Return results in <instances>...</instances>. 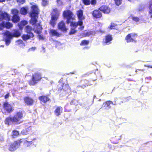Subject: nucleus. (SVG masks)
<instances>
[{
  "mask_svg": "<svg viewBox=\"0 0 152 152\" xmlns=\"http://www.w3.org/2000/svg\"><path fill=\"white\" fill-rule=\"evenodd\" d=\"M39 13V10L37 6L33 5L31 6V10L29 13V17L31 18L29 22L31 25H34L33 30L35 32L38 34L42 33V26L39 23L36 24L38 22Z\"/></svg>",
  "mask_w": 152,
  "mask_h": 152,
  "instance_id": "f257e3e1",
  "label": "nucleus"
},
{
  "mask_svg": "<svg viewBox=\"0 0 152 152\" xmlns=\"http://www.w3.org/2000/svg\"><path fill=\"white\" fill-rule=\"evenodd\" d=\"M23 118V114L22 111L16 113L12 117H8L6 118L4 122L5 124L9 126L11 124H19L23 122L21 119Z\"/></svg>",
  "mask_w": 152,
  "mask_h": 152,
  "instance_id": "f03ea898",
  "label": "nucleus"
},
{
  "mask_svg": "<svg viewBox=\"0 0 152 152\" xmlns=\"http://www.w3.org/2000/svg\"><path fill=\"white\" fill-rule=\"evenodd\" d=\"M21 34L20 31L18 29H13L12 33L8 31H6L4 34V40L6 45L8 46L10 45L11 40L13 38H18L20 36Z\"/></svg>",
  "mask_w": 152,
  "mask_h": 152,
  "instance_id": "7ed1b4c3",
  "label": "nucleus"
},
{
  "mask_svg": "<svg viewBox=\"0 0 152 152\" xmlns=\"http://www.w3.org/2000/svg\"><path fill=\"white\" fill-rule=\"evenodd\" d=\"M41 74L39 72H36L33 74L31 79L28 81L29 84L31 86H34L42 79Z\"/></svg>",
  "mask_w": 152,
  "mask_h": 152,
  "instance_id": "20e7f679",
  "label": "nucleus"
},
{
  "mask_svg": "<svg viewBox=\"0 0 152 152\" xmlns=\"http://www.w3.org/2000/svg\"><path fill=\"white\" fill-rule=\"evenodd\" d=\"M62 16L64 18L66 19V23L67 24L70 23V21H73L75 20L73 12L69 10L64 11Z\"/></svg>",
  "mask_w": 152,
  "mask_h": 152,
  "instance_id": "39448f33",
  "label": "nucleus"
},
{
  "mask_svg": "<svg viewBox=\"0 0 152 152\" xmlns=\"http://www.w3.org/2000/svg\"><path fill=\"white\" fill-rule=\"evenodd\" d=\"M25 28L26 32L27 34H23L22 36V38L24 41H26L34 37L33 33L31 32L32 29V27L28 25Z\"/></svg>",
  "mask_w": 152,
  "mask_h": 152,
  "instance_id": "423d86ee",
  "label": "nucleus"
},
{
  "mask_svg": "<svg viewBox=\"0 0 152 152\" xmlns=\"http://www.w3.org/2000/svg\"><path fill=\"white\" fill-rule=\"evenodd\" d=\"M23 142V139H18L11 143L9 145L8 150L11 152L15 151L20 145V144Z\"/></svg>",
  "mask_w": 152,
  "mask_h": 152,
  "instance_id": "0eeeda50",
  "label": "nucleus"
},
{
  "mask_svg": "<svg viewBox=\"0 0 152 152\" xmlns=\"http://www.w3.org/2000/svg\"><path fill=\"white\" fill-rule=\"evenodd\" d=\"M11 13L13 15L12 21L14 23H17L20 20V18L18 15L19 11L15 8L11 9Z\"/></svg>",
  "mask_w": 152,
  "mask_h": 152,
  "instance_id": "6e6552de",
  "label": "nucleus"
},
{
  "mask_svg": "<svg viewBox=\"0 0 152 152\" xmlns=\"http://www.w3.org/2000/svg\"><path fill=\"white\" fill-rule=\"evenodd\" d=\"M2 107L3 109L8 113H10L14 110V107L7 102L3 103Z\"/></svg>",
  "mask_w": 152,
  "mask_h": 152,
  "instance_id": "1a4fd4ad",
  "label": "nucleus"
},
{
  "mask_svg": "<svg viewBox=\"0 0 152 152\" xmlns=\"http://www.w3.org/2000/svg\"><path fill=\"white\" fill-rule=\"evenodd\" d=\"M137 35L135 33H130L127 35L125 37V39L127 43L136 42V37Z\"/></svg>",
  "mask_w": 152,
  "mask_h": 152,
  "instance_id": "9d476101",
  "label": "nucleus"
},
{
  "mask_svg": "<svg viewBox=\"0 0 152 152\" xmlns=\"http://www.w3.org/2000/svg\"><path fill=\"white\" fill-rule=\"evenodd\" d=\"M23 99L25 104L28 106H31L34 104V99L30 96H26L24 97Z\"/></svg>",
  "mask_w": 152,
  "mask_h": 152,
  "instance_id": "9b49d317",
  "label": "nucleus"
},
{
  "mask_svg": "<svg viewBox=\"0 0 152 152\" xmlns=\"http://www.w3.org/2000/svg\"><path fill=\"white\" fill-rule=\"evenodd\" d=\"M4 20L8 21L10 20V16L6 12H0V21Z\"/></svg>",
  "mask_w": 152,
  "mask_h": 152,
  "instance_id": "f8f14e48",
  "label": "nucleus"
},
{
  "mask_svg": "<svg viewBox=\"0 0 152 152\" xmlns=\"http://www.w3.org/2000/svg\"><path fill=\"white\" fill-rule=\"evenodd\" d=\"M110 104H112L113 105H116L117 103L115 101L114 102V103H113V102L110 100L107 101L103 103L102 108L107 109H110L111 107Z\"/></svg>",
  "mask_w": 152,
  "mask_h": 152,
  "instance_id": "ddd939ff",
  "label": "nucleus"
},
{
  "mask_svg": "<svg viewBox=\"0 0 152 152\" xmlns=\"http://www.w3.org/2000/svg\"><path fill=\"white\" fill-rule=\"evenodd\" d=\"M38 99L41 103L44 104L50 101L49 96L48 95L40 96L38 97Z\"/></svg>",
  "mask_w": 152,
  "mask_h": 152,
  "instance_id": "4468645a",
  "label": "nucleus"
},
{
  "mask_svg": "<svg viewBox=\"0 0 152 152\" xmlns=\"http://www.w3.org/2000/svg\"><path fill=\"white\" fill-rule=\"evenodd\" d=\"M99 10L104 14H109L111 11L110 8L108 6L103 5L101 6Z\"/></svg>",
  "mask_w": 152,
  "mask_h": 152,
  "instance_id": "2eb2a0df",
  "label": "nucleus"
},
{
  "mask_svg": "<svg viewBox=\"0 0 152 152\" xmlns=\"http://www.w3.org/2000/svg\"><path fill=\"white\" fill-rule=\"evenodd\" d=\"M113 39L111 35H107L105 37V38L103 40L102 44L103 45H108L110 44L111 41Z\"/></svg>",
  "mask_w": 152,
  "mask_h": 152,
  "instance_id": "dca6fc26",
  "label": "nucleus"
},
{
  "mask_svg": "<svg viewBox=\"0 0 152 152\" xmlns=\"http://www.w3.org/2000/svg\"><path fill=\"white\" fill-rule=\"evenodd\" d=\"M92 15L94 18H100L102 17V14L99 10H95L92 12Z\"/></svg>",
  "mask_w": 152,
  "mask_h": 152,
  "instance_id": "f3484780",
  "label": "nucleus"
},
{
  "mask_svg": "<svg viewBox=\"0 0 152 152\" xmlns=\"http://www.w3.org/2000/svg\"><path fill=\"white\" fill-rule=\"evenodd\" d=\"M58 28L63 32H66L67 30L66 28L65 23L63 20L61 21L58 23Z\"/></svg>",
  "mask_w": 152,
  "mask_h": 152,
  "instance_id": "a211bd4d",
  "label": "nucleus"
},
{
  "mask_svg": "<svg viewBox=\"0 0 152 152\" xmlns=\"http://www.w3.org/2000/svg\"><path fill=\"white\" fill-rule=\"evenodd\" d=\"M60 15V11L57 8L53 9L51 12V16H53L58 18Z\"/></svg>",
  "mask_w": 152,
  "mask_h": 152,
  "instance_id": "6ab92c4d",
  "label": "nucleus"
},
{
  "mask_svg": "<svg viewBox=\"0 0 152 152\" xmlns=\"http://www.w3.org/2000/svg\"><path fill=\"white\" fill-rule=\"evenodd\" d=\"M83 21L78 20L77 22H73L72 21H70V26L75 28H76L78 25H81L83 24Z\"/></svg>",
  "mask_w": 152,
  "mask_h": 152,
  "instance_id": "aec40b11",
  "label": "nucleus"
},
{
  "mask_svg": "<svg viewBox=\"0 0 152 152\" xmlns=\"http://www.w3.org/2000/svg\"><path fill=\"white\" fill-rule=\"evenodd\" d=\"M77 15L79 20L82 21V20L85 18V17L83 16V11L82 10L80 9L77 11Z\"/></svg>",
  "mask_w": 152,
  "mask_h": 152,
  "instance_id": "412c9836",
  "label": "nucleus"
},
{
  "mask_svg": "<svg viewBox=\"0 0 152 152\" xmlns=\"http://www.w3.org/2000/svg\"><path fill=\"white\" fill-rule=\"evenodd\" d=\"M58 19V18L51 16L50 20L49 23V24L54 28L56 25V21Z\"/></svg>",
  "mask_w": 152,
  "mask_h": 152,
  "instance_id": "4be33fe9",
  "label": "nucleus"
},
{
  "mask_svg": "<svg viewBox=\"0 0 152 152\" xmlns=\"http://www.w3.org/2000/svg\"><path fill=\"white\" fill-rule=\"evenodd\" d=\"M85 76L84 75H83L81 77V81H83L84 83H83V84L80 86H79V87L83 88H85L86 86H89L91 85V84L89 83V82L87 80H83V78Z\"/></svg>",
  "mask_w": 152,
  "mask_h": 152,
  "instance_id": "5701e85b",
  "label": "nucleus"
},
{
  "mask_svg": "<svg viewBox=\"0 0 152 152\" xmlns=\"http://www.w3.org/2000/svg\"><path fill=\"white\" fill-rule=\"evenodd\" d=\"M49 34L52 36H55L56 37H59L60 36V34L56 30L53 29H51L49 32Z\"/></svg>",
  "mask_w": 152,
  "mask_h": 152,
  "instance_id": "b1692460",
  "label": "nucleus"
},
{
  "mask_svg": "<svg viewBox=\"0 0 152 152\" xmlns=\"http://www.w3.org/2000/svg\"><path fill=\"white\" fill-rule=\"evenodd\" d=\"M62 110L63 108L62 107H57L54 111L55 115L57 116L60 115L61 114Z\"/></svg>",
  "mask_w": 152,
  "mask_h": 152,
  "instance_id": "393cba45",
  "label": "nucleus"
},
{
  "mask_svg": "<svg viewBox=\"0 0 152 152\" xmlns=\"http://www.w3.org/2000/svg\"><path fill=\"white\" fill-rule=\"evenodd\" d=\"M3 23H4V28H5L7 29H9L11 28L13 26L12 24L9 21L6 22L3 21Z\"/></svg>",
  "mask_w": 152,
  "mask_h": 152,
  "instance_id": "a878e982",
  "label": "nucleus"
},
{
  "mask_svg": "<svg viewBox=\"0 0 152 152\" xmlns=\"http://www.w3.org/2000/svg\"><path fill=\"white\" fill-rule=\"evenodd\" d=\"M23 145L25 147L30 148L34 145V144L32 141L25 140L24 142Z\"/></svg>",
  "mask_w": 152,
  "mask_h": 152,
  "instance_id": "bb28decb",
  "label": "nucleus"
},
{
  "mask_svg": "<svg viewBox=\"0 0 152 152\" xmlns=\"http://www.w3.org/2000/svg\"><path fill=\"white\" fill-rule=\"evenodd\" d=\"M149 11L148 15L149 17L152 19V0H150L149 2Z\"/></svg>",
  "mask_w": 152,
  "mask_h": 152,
  "instance_id": "cd10ccee",
  "label": "nucleus"
},
{
  "mask_svg": "<svg viewBox=\"0 0 152 152\" xmlns=\"http://www.w3.org/2000/svg\"><path fill=\"white\" fill-rule=\"evenodd\" d=\"M28 8L27 7H23L20 8V12L21 15H26L28 13Z\"/></svg>",
  "mask_w": 152,
  "mask_h": 152,
  "instance_id": "c85d7f7f",
  "label": "nucleus"
},
{
  "mask_svg": "<svg viewBox=\"0 0 152 152\" xmlns=\"http://www.w3.org/2000/svg\"><path fill=\"white\" fill-rule=\"evenodd\" d=\"M129 18H131L133 21L136 23L139 22L140 20V19L139 17L134 16L132 15L130 16Z\"/></svg>",
  "mask_w": 152,
  "mask_h": 152,
  "instance_id": "c756f323",
  "label": "nucleus"
},
{
  "mask_svg": "<svg viewBox=\"0 0 152 152\" xmlns=\"http://www.w3.org/2000/svg\"><path fill=\"white\" fill-rule=\"evenodd\" d=\"M12 138H15L17 137L19 134L18 131L14 130L12 132Z\"/></svg>",
  "mask_w": 152,
  "mask_h": 152,
  "instance_id": "7c9ffc66",
  "label": "nucleus"
},
{
  "mask_svg": "<svg viewBox=\"0 0 152 152\" xmlns=\"http://www.w3.org/2000/svg\"><path fill=\"white\" fill-rule=\"evenodd\" d=\"M120 136L118 134H116L114 137H113L112 140V141L115 142V143H116L120 139Z\"/></svg>",
  "mask_w": 152,
  "mask_h": 152,
  "instance_id": "2f4dec72",
  "label": "nucleus"
},
{
  "mask_svg": "<svg viewBox=\"0 0 152 152\" xmlns=\"http://www.w3.org/2000/svg\"><path fill=\"white\" fill-rule=\"evenodd\" d=\"M89 40H83L81 41L80 45V46L87 45L89 44Z\"/></svg>",
  "mask_w": 152,
  "mask_h": 152,
  "instance_id": "473e14b6",
  "label": "nucleus"
},
{
  "mask_svg": "<svg viewBox=\"0 0 152 152\" xmlns=\"http://www.w3.org/2000/svg\"><path fill=\"white\" fill-rule=\"evenodd\" d=\"M64 83H60L57 85L58 88V91L60 92L63 89Z\"/></svg>",
  "mask_w": 152,
  "mask_h": 152,
  "instance_id": "72a5a7b5",
  "label": "nucleus"
},
{
  "mask_svg": "<svg viewBox=\"0 0 152 152\" xmlns=\"http://www.w3.org/2000/svg\"><path fill=\"white\" fill-rule=\"evenodd\" d=\"M78 101L75 99H72L70 102V104L71 105H77L78 104Z\"/></svg>",
  "mask_w": 152,
  "mask_h": 152,
  "instance_id": "f704fd0d",
  "label": "nucleus"
},
{
  "mask_svg": "<svg viewBox=\"0 0 152 152\" xmlns=\"http://www.w3.org/2000/svg\"><path fill=\"white\" fill-rule=\"evenodd\" d=\"M115 4L118 6H119L122 3V0H114Z\"/></svg>",
  "mask_w": 152,
  "mask_h": 152,
  "instance_id": "c9c22d12",
  "label": "nucleus"
},
{
  "mask_svg": "<svg viewBox=\"0 0 152 152\" xmlns=\"http://www.w3.org/2000/svg\"><path fill=\"white\" fill-rule=\"evenodd\" d=\"M82 1L85 5H88L90 4V0H82Z\"/></svg>",
  "mask_w": 152,
  "mask_h": 152,
  "instance_id": "e433bc0d",
  "label": "nucleus"
},
{
  "mask_svg": "<svg viewBox=\"0 0 152 152\" xmlns=\"http://www.w3.org/2000/svg\"><path fill=\"white\" fill-rule=\"evenodd\" d=\"M56 1L57 5L58 6H62L63 4V3L61 0H57Z\"/></svg>",
  "mask_w": 152,
  "mask_h": 152,
  "instance_id": "4c0bfd02",
  "label": "nucleus"
},
{
  "mask_svg": "<svg viewBox=\"0 0 152 152\" xmlns=\"http://www.w3.org/2000/svg\"><path fill=\"white\" fill-rule=\"evenodd\" d=\"M48 4V2L46 0H42V5L45 6L47 5Z\"/></svg>",
  "mask_w": 152,
  "mask_h": 152,
  "instance_id": "58836bf2",
  "label": "nucleus"
},
{
  "mask_svg": "<svg viewBox=\"0 0 152 152\" xmlns=\"http://www.w3.org/2000/svg\"><path fill=\"white\" fill-rule=\"evenodd\" d=\"M76 32V30L74 28H72L70 31L69 32V34L70 35H72L74 34Z\"/></svg>",
  "mask_w": 152,
  "mask_h": 152,
  "instance_id": "ea45409f",
  "label": "nucleus"
},
{
  "mask_svg": "<svg viewBox=\"0 0 152 152\" xmlns=\"http://www.w3.org/2000/svg\"><path fill=\"white\" fill-rule=\"evenodd\" d=\"M16 42L17 43V44H18V45H20L21 44H24L23 41L21 39H19V40H18L17 41H16Z\"/></svg>",
  "mask_w": 152,
  "mask_h": 152,
  "instance_id": "a19ab883",
  "label": "nucleus"
},
{
  "mask_svg": "<svg viewBox=\"0 0 152 152\" xmlns=\"http://www.w3.org/2000/svg\"><path fill=\"white\" fill-rule=\"evenodd\" d=\"M90 4L92 5H94L96 4V0H91L90 1Z\"/></svg>",
  "mask_w": 152,
  "mask_h": 152,
  "instance_id": "79ce46f5",
  "label": "nucleus"
},
{
  "mask_svg": "<svg viewBox=\"0 0 152 152\" xmlns=\"http://www.w3.org/2000/svg\"><path fill=\"white\" fill-rule=\"evenodd\" d=\"M4 23L3 21L0 23V31H1L4 28Z\"/></svg>",
  "mask_w": 152,
  "mask_h": 152,
  "instance_id": "37998d69",
  "label": "nucleus"
},
{
  "mask_svg": "<svg viewBox=\"0 0 152 152\" xmlns=\"http://www.w3.org/2000/svg\"><path fill=\"white\" fill-rule=\"evenodd\" d=\"M19 3L22 4L25 2V0H16Z\"/></svg>",
  "mask_w": 152,
  "mask_h": 152,
  "instance_id": "c03bdc74",
  "label": "nucleus"
},
{
  "mask_svg": "<svg viewBox=\"0 0 152 152\" xmlns=\"http://www.w3.org/2000/svg\"><path fill=\"white\" fill-rule=\"evenodd\" d=\"M20 23L23 26H25L27 23L26 21L25 20L21 21Z\"/></svg>",
  "mask_w": 152,
  "mask_h": 152,
  "instance_id": "a18cd8bd",
  "label": "nucleus"
},
{
  "mask_svg": "<svg viewBox=\"0 0 152 152\" xmlns=\"http://www.w3.org/2000/svg\"><path fill=\"white\" fill-rule=\"evenodd\" d=\"M145 70L144 69H137L135 70V72L136 73L138 72H144Z\"/></svg>",
  "mask_w": 152,
  "mask_h": 152,
  "instance_id": "49530a36",
  "label": "nucleus"
},
{
  "mask_svg": "<svg viewBox=\"0 0 152 152\" xmlns=\"http://www.w3.org/2000/svg\"><path fill=\"white\" fill-rule=\"evenodd\" d=\"M125 99L126 101H129L132 99V98L131 96H128L126 97Z\"/></svg>",
  "mask_w": 152,
  "mask_h": 152,
  "instance_id": "de8ad7c7",
  "label": "nucleus"
},
{
  "mask_svg": "<svg viewBox=\"0 0 152 152\" xmlns=\"http://www.w3.org/2000/svg\"><path fill=\"white\" fill-rule=\"evenodd\" d=\"M36 49V47H31V48H30L28 49L29 51H34Z\"/></svg>",
  "mask_w": 152,
  "mask_h": 152,
  "instance_id": "09e8293b",
  "label": "nucleus"
},
{
  "mask_svg": "<svg viewBox=\"0 0 152 152\" xmlns=\"http://www.w3.org/2000/svg\"><path fill=\"white\" fill-rule=\"evenodd\" d=\"M10 96V94L7 93L4 96V98L5 99H7Z\"/></svg>",
  "mask_w": 152,
  "mask_h": 152,
  "instance_id": "8fccbe9b",
  "label": "nucleus"
},
{
  "mask_svg": "<svg viewBox=\"0 0 152 152\" xmlns=\"http://www.w3.org/2000/svg\"><path fill=\"white\" fill-rule=\"evenodd\" d=\"M39 39L41 40H43L44 39V38L41 35H38Z\"/></svg>",
  "mask_w": 152,
  "mask_h": 152,
  "instance_id": "3c124183",
  "label": "nucleus"
},
{
  "mask_svg": "<svg viewBox=\"0 0 152 152\" xmlns=\"http://www.w3.org/2000/svg\"><path fill=\"white\" fill-rule=\"evenodd\" d=\"M83 24H82L81 25H79L80 26V27H79V29H80V30H83L84 28V26H83Z\"/></svg>",
  "mask_w": 152,
  "mask_h": 152,
  "instance_id": "603ef678",
  "label": "nucleus"
},
{
  "mask_svg": "<svg viewBox=\"0 0 152 152\" xmlns=\"http://www.w3.org/2000/svg\"><path fill=\"white\" fill-rule=\"evenodd\" d=\"M110 26V28L111 29H113V28H114L115 27L114 25L112 24H111V25Z\"/></svg>",
  "mask_w": 152,
  "mask_h": 152,
  "instance_id": "864d4df0",
  "label": "nucleus"
},
{
  "mask_svg": "<svg viewBox=\"0 0 152 152\" xmlns=\"http://www.w3.org/2000/svg\"><path fill=\"white\" fill-rule=\"evenodd\" d=\"M26 130H23V131H22L21 133L23 134H24V135L26 134H27V133L24 132H26Z\"/></svg>",
  "mask_w": 152,
  "mask_h": 152,
  "instance_id": "5fc2aeb1",
  "label": "nucleus"
},
{
  "mask_svg": "<svg viewBox=\"0 0 152 152\" xmlns=\"http://www.w3.org/2000/svg\"><path fill=\"white\" fill-rule=\"evenodd\" d=\"M5 1V0H0V2H3Z\"/></svg>",
  "mask_w": 152,
  "mask_h": 152,
  "instance_id": "6e6d98bb",
  "label": "nucleus"
},
{
  "mask_svg": "<svg viewBox=\"0 0 152 152\" xmlns=\"http://www.w3.org/2000/svg\"><path fill=\"white\" fill-rule=\"evenodd\" d=\"M100 31V32H103V31Z\"/></svg>",
  "mask_w": 152,
  "mask_h": 152,
  "instance_id": "4d7b16f0",
  "label": "nucleus"
},
{
  "mask_svg": "<svg viewBox=\"0 0 152 152\" xmlns=\"http://www.w3.org/2000/svg\"><path fill=\"white\" fill-rule=\"evenodd\" d=\"M128 0L130 1H133V0Z\"/></svg>",
  "mask_w": 152,
  "mask_h": 152,
  "instance_id": "13d9d810",
  "label": "nucleus"
},
{
  "mask_svg": "<svg viewBox=\"0 0 152 152\" xmlns=\"http://www.w3.org/2000/svg\"><path fill=\"white\" fill-rule=\"evenodd\" d=\"M42 48L43 49H44V50L45 49V48H44L42 47Z\"/></svg>",
  "mask_w": 152,
  "mask_h": 152,
  "instance_id": "bf43d9fd",
  "label": "nucleus"
},
{
  "mask_svg": "<svg viewBox=\"0 0 152 152\" xmlns=\"http://www.w3.org/2000/svg\"><path fill=\"white\" fill-rule=\"evenodd\" d=\"M1 46L3 47H4V46H2V45H1V46H0V47H1Z\"/></svg>",
  "mask_w": 152,
  "mask_h": 152,
  "instance_id": "052dcab7",
  "label": "nucleus"
}]
</instances>
